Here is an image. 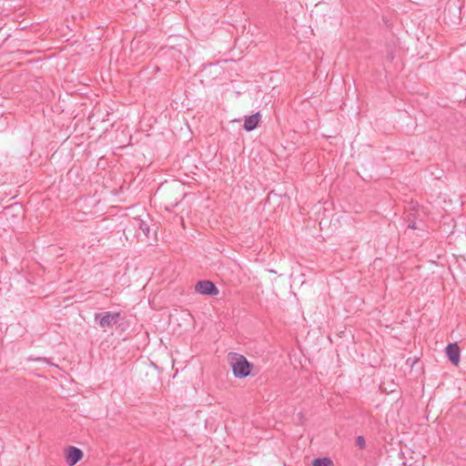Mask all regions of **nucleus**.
I'll list each match as a JSON object with an SVG mask.
<instances>
[{
  "mask_svg": "<svg viewBox=\"0 0 466 466\" xmlns=\"http://www.w3.org/2000/svg\"><path fill=\"white\" fill-rule=\"evenodd\" d=\"M454 8L460 10V7H458L455 4H454Z\"/></svg>",
  "mask_w": 466,
  "mask_h": 466,
  "instance_id": "obj_12",
  "label": "nucleus"
},
{
  "mask_svg": "<svg viewBox=\"0 0 466 466\" xmlns=\"http://www.w3.org/2000/svg\"><path fill=\"white\" fill-rule=\"evenodd\" d=\"M446 355L448 360L455 366H457L461 360V349L458 344L449 343L446 347Z\"/></svg>",
  "mask_w": 466,
  "mask_h": 466,
  "instance_id": "obj_5",
  "label": "nucleus"
},
{
  "mask_svg": "<svg viewBox=\"0 0 466 466\" xmlns=\"http://www.w3.org/2000/svg\"><path fill=\"white\" fill-rule=\"evenodd\" d=\"M229 356L230 367L235 378L245 379L251 374L254 365L245 356L237 352H231Z\"/></svg>",
  "mask_w": 466,
  "mask_h": 466,
  "instance_id": "obj_1",
  "label": "nucleus"
},
{
  "mask_svg": "<svg viewBox=\"0 0 466 466\" xmlns=\"http://www.w3.org/2000/svg\"><path fill=\"white\" fill-rule=\"evenodd\" d=\"M132 225L135 228L140 229L147 238H149L151 230L146 220L139 218H134Z\"/></svg>",
  "mask_w": 466,
  "mask_h": 466,
  "instance_id": "obj_7",
  "label": "nucleus"
},
{
  "mask_svg": "<svg viewBox=\"0 0 466 466\" xmlns=\"http://www.w3.org/2000/svg\"><path fill=\"white\" fill-rule=\"evenodd\" d=\"M394 46H389L387 47V59L390 60V61H392L395 57V55H394Z\"/></svg>",
  "mask_w": 466,
  "mask_h": 466,
  "instance_id": "obj_10",
  "label": "nucleus"
},
{
  "mask_svg": "<svg viewBox=\"0 0 466 466\" xmlns=\"http://www.w3.org/2000/svg\"><path fill=\"white\" fill-rule=\"evenodd\" d=\"M120 317V312L106 311L104 313H95V321L103 329L110 328L119 321Z\"/></svg>",
  "mask_w": 466,
  "mask_h": 466,
  "instance_id": "obj_2",
  "label": "nucleus"
},
{
  "mask_svg": "<svg viewBox=\"0 0 466 466\" xmlns=\"http://www.w3.org/2000/svg\"><path fill=\"white\" fill-rule=\"evenodd\" d=\"M312 466H334L331 459L328 457L316 458L312 461Z\"/></svg>",
  "mask_w": 466,
  "mask_h": 466,
  "instance_id": "obj_8",
  "label": "nucleus"
},
{
  "mask_svg": "<svg viewBox=\"0 0 466 466\" xmlns=\"http://www.w3.org/2000/svg\"><path fill=\"white\" fill-rule=\"evenodd\" d=\"M195 291L205 296H217L219 293L215 283L208 279L198 280L195 285Z\"/></svg>",
  "mask_w": 466,
  "mask_h": 466,
  "instance_id": "obj_3",
  "label": "nucleus"
},
{
  "mask_svg": "<svg viewBox=\"0 0 466 466\" xmlns=\"http://www.w3.org/2000/svg\"><path fill=\"white\" fill-rule=\"evenodd\" d=\"M83 456L84 453L80 449L70 446L66 450V461L69 466H74L82 460Z\"/></svg>",
  "mask_w": 466,
  "mask_h": 466,
  "instance_id": "obj_4",
  "label": "nucleus"
},
{
  "mask_svg": "<svg viewBox=\"0 0 466 466\" xmlns=\"http://www.w3.org/2000/svg\"><path fill=\"white\" fill-rule=\"evenodd\" d=\"M356 446L360 449V450H363L365 449L366 447V440L364 438V436L362 435H360L356 438Z\"/></svg>",
  "mask_w": 466,
  "mask_h": 466,
  "instance_id": "obj_9",
  "label": "nucleus"
},
{
  "mask_svg": "<svg viewBox=\"0 0 466 466\" xmlns=\"http://www.w3.org/2000/svg\"><path fill=\"white\" fill-rule=\"evenodd\" d=\"M409 228H412V229L417 228L415 222H411V223H410V224H409Z\"/></svg>",
  "mask_w": 466,
  "mask_h": 466,
  "instance_id": "obj_11",
  "label": "nucleus"
},
{
  "mask_svg": "<svg viewBox=\"0 0 466 466\" xmlns=\"http://www.w3.org/2000/svg\"><path fill=\"white\" fill-rule=\"evenodd\" d=\"M260 122V114L259 112L250 115L245 118L243 128L246 131H252L254 130Z\"/></svg>",
  "mask_w": 466,
  "mask_h": 466,
  "instance_id": "obj_6",
  "label": "nucleus"
}]
</instances>
